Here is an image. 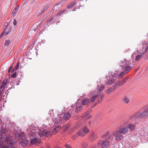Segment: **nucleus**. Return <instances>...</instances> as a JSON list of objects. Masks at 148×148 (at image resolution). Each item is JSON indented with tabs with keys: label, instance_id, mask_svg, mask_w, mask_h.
Masks as SVG:
<instances>
[{
	"label": "nucleus",
	"instance_id": "44",
	"mask_svg": "<svg viewBox=\"0 0 148 148\" xmlns=\"http://www.w3.org/2000/svg\"><path fill=\"white\" fill-rule=\"evenodd\" d=\"M12 66H11L10 67V69H11L12 68Z\"/></svg>",
	"mask_w": 148,
	"mask_h": 148
},
{
	"label": "nucleus",
	"instance_id": "30",
	"mask_svg": "<svg viewBox=\"0 0 148 148\" xmlns=\"http://www.w3.org/2000/svg\"><path fill=\"white\" fill-rule=\"evenodd\" d=\"M70 127V125L69 124L66 125L64 126V129L65 130H68Z\"/></svg>",
	"mask_w": 148,
	"mask_h": 148
},
{
	"label": "nucleus",
	"instance_id": "16",
	"mask_svg": "<svg viewBox=\"0 0 148 148\" xmlns=\"http://www.w3.org/2000/svg\"><path fill=\"white\" fill-rule=\"evenodd\" d=\"M141 114V112L138 111L134 114L133 117L136 119H138L140 117V118Z\"/></svg>",
	"mask_w": 148,
	"mask_h": 148
},
{
	"label": "nucleus",
	"instance_id": "17",
	"mask_svg": "<svg viewBox=\"0 0 148 148\" xmlns=\"http://www.w3.org/2000/svg\"><path fill=\"white\" fill-rule=\"evenodd\" d=\"M124 103L128 104L130 101L129 97L127 96H124L122 99Z\"/></svg>",
	"mask_w": 148,
	"mask_h": 148
},
{
	"label": "nucleus",
	"instance_id": "2",
	"mask_svg": "<svg viewBox=\"0 0 148 148\" xmlns=\"http://www.w3.org/2000/svg\"><path fill=\"white\" fill-rule=\"evenodd\" d=\"M127 123L126 122L123 123L119 127L118 130H115L112 132V136H116L115 139L117 141L123 139V136L127 134L129 131L127 126H125Z\"/></svg>",
	"mask_w": 148,
	"mask_h": 148
},
{
	"label": "nucleus",
	"instance_id": "32",
	"mask_svg": "<svg viewBox=\"0 0 148 148\" xmlns=\"http://www.w3.org/2000/svg\"><path fill=\"white\" fill-rule=\"evenodd\" d=\"M82 108V106H79L77 107L75 110V112H77L78 111L80 110L81 108Z\"/></svg>",
	"mask_w": 148,
	"mask_h": 148
},
{
	"label": "nucleus",
	"instance_id": "20",
	"mask_svg": "<svg viewBox=\"0 0 148 148\" xmlns=\"http://www.w3.org/2000/svg\"><path fill=\"white\" fill-rule=\"evenodd\" d=\"M82 130L83 131L84 133L86 134L88 133L89 132V130L88 128L86 126H84L82 129Z\"/></svg>",
	"mask_w": 148,
	"mask_h": 148
},
{
	"label": "nucleus",
	"instance_id": "22",
	"mask_svg": "<svg viewBox=\"0 0 148 148\" xmlns=\"http://www.w3.org/2000/svg\"><path fill=\"white\" fill-rule=\"evenodd\" d=\"M115 89V87L113 88H110L107 90L106 93L107 94H110V93L113 92Z\"/></svg>",
	"mask_w": 148,
	"mask_h": 148
},
{
	"label": "nucleus",
	"instance_id": "42",
	"mask_svg": "<svg viewBox=\"0 0 148 148\" xmlns=\"http://www.w3.org/2000/svg\"><path fill=\"white\" fill-rule=\"evenodd\" d=\"M55 148H62L60 146H57Z\"/></svg>",
	"mask_w": 148,
	"mask_h": 148
},
{
	"label": "nucleus",
	"instance_id": "25",
	"mask_svg": "<svg viewBox=\"0 0 148 148\" xmlns=\"http://www.w3.org/2000/svg\"><path fill=\"white\" fill-rule=\"evenodd\" d=\"M110 137V136L109 134L108 133H107L104 134L103 136V138L104 139H109Z\"/></svg>",
	"mask_w": 148,
	"mask_h": 148
},
{
	"label": "nucleus",
	"instance_id": "12",
	"mask_svg": "<svg viewBox=\"0 0 148 148\" xmlns=\"http://www.w3.org/2000/svg\"><path fill=\"white\" fill-rule=\"evenodd\" d=\"M71 116V113H70L69 112H66L63 115V119L65 120H69L70 119Z\"/></svg>",
	"mask_w": 148,
	"mask_h": 148
},
{
	"label": "nucleus",
	"instance_id": "23",
	"mask_svg": "<svg viewBox=\"0 0 148 148\" xmlns=\"http://www.w3.org/2000/svg\"><path fill=\"white\" fill-rule=\"evenodd\" d=\"M111 77L115 80L117 78H119V75L117 73H114Z\"/></svg>",
	"mask_w": 148,
	"mask_h": 148
},
{
	"label": "nucleus",
	"instance_id": "29",
	"mask_svg": "<svg viewBox=\"0 0 148 148\" xmlns=\"http://www.w3.org/2000/svg\"><path fill=\"white\" fill-rule=\"evenodd\" d=\"M75 3L74 2H73V3H71L70 4H69L68 6V8H71L73 7L75 5Z\"/></svg>",
	"mask_w": 148,
	"mask_h": 148
},
{
	"label": "nucleus",
	"instance_id": "39",
	"mask_svg": "<svg viewBox=\"0 0 148 148\" xmlns=\"http://www.w3.org/2000/svg\"><path fill=\"white\" fill-rule=\"evenodd\" d=\"M8 148H16L14 146H13V143L12 142V145L11 146H10Z\"/></svg>",
	"mask_w": 148,
	"mask_h": 148
},
{
	"label": "nucleus",
	"instance_id": "7",
	"mask_svg": "<svg viewBox=\"0 0 148 148\" xmlns=\"http://www.w3.org/2000/svg\"><path fill=\"white\" fill-rule=\"evenodd\" d=\"M36 130V127H32V125L29 126L27 129V132L28 134L29 135V137L30 138L35 137L37 134Z\"/></svg>",
	"mask_w": 148,
	"mask_h": 148
},
{
	"label": "nucleus",
	"instance_id": "24",
	"mask_svg": "<svg viewBox=\"0 0 148 148\" xmlns=\"http://www.w3.org/2000/svg\"><path fill=\"white\" fill-rule=\"evenodd\" d=\"M77 134L78 136L82 137L84 136L85 134L81 130L77 133Z\"/></svg>",
	"mask_w": 148,
	"mask_h": 148
},
{
	"label": "nucleus",
	"instance_id": "31",
	"mask_svg": "<svg viewBox=\"0 0 148 148\" xmlns=\"http://www.w3.org/2000/svg\"><path fill=\"white\" fill-rule=\"evenodd\" d=\"M10 40H6L5 42V46H8L10 43Z\"/></svg>",
	"mask_w": 148,
	"mask_h": 148
},
{
	"label": "nucleus",
	"instance_id": "45",
	"mask_svg": "<svg viewBox=\"0 0 148 148\" xmlns=\"http://www.w3.org/2000/svg\"><path fill=\"white\" fill-rule=\"evenodd\" d=\"M10 70H11V69H9V70H8V72H10Z\"/></svg>",
	"mask_w": 148,
	"mask_h": 148
},
{
	"label": "nucleus",
	"instance_id": "27",
	"mask_svg": "<svg viewBox=\"0 0 148 148\" xmlns=\"http://www.w3.org/2000/svg\"><path fill=\"white\" fill-rule=\"evenodd\" d=\"M18 8H15L12 11V14L13 16H15L17 12Z\"/></svg>",
	"mask_w": 148,
	"mask_h": 148
},
{
	"label": "nucleus",
	"instance_id": "43",
	"mask_svg": "<svg viewBox=\"0 0 148 148\" xmlns=\"http://www.w3.org/2000/svg\"><path fill=\"white\" fill-rule=\"evenodd\" d=\"M14 69H12V70H11V72L12 73H13V72H14Z\"/></svg>",
	"mask_w": 148,
	"mask_h": 148
},
{
	"label": "nucleus",
	"instance_id": "47",
	"mask_svg": "<svg viewBox=\"0 0 148 148\" xmlns=\"http://www.w3.org/2000/svg\"><path fill=\"white\" fill-rule=\"evenodd\" d=\"M51 112H53V110H51Z\"/></svg>",
	"mask_w": 148,
	"mask_h": 148
},
{
	"label": "nucleus",
	"instance_id": "34",
	"mask_svg": "<svg viewBox=\"0 0 148 148\" xmlns=\"http://www.w3.org/2000/svg\"><path fill=\"white\" fill-rule=\"evenodd\" d=\"M91 117L90 115L89 114H86V115H84V118H88V119L90 118Z\"/></svg>",
	"mask_w": 148,
	"mask_h": 148
},
{
	"label": "nucleus",
	"instance_id": "10",
	"mask_svg": "<svg viewBox=\"0 0 148 148\" xmlns=\"http://www.w3.org/2000/svg\"><path fill=\"white\" fill-rule=\"evenodd\" d=\"M140 118L144 119L148 117V106H146L143 108V111L141 113Z\"/></svg>",
	"mask_w": 148,
	"mask_h": 148
},
{
	"label": "nucleus",
	"instance_id": "8",
	"mask_svg": "<svg viewBox=\"0 0 148 148\" xmlns=\"http://www.w3.org/2000/svg\"><path fill=\"white\" fill-rule=\"evenodd\" d=\"M110 145V143L108 141L101 140L98 143L97 146L99 148H107Z\"/></svg>",
	"mask_w": 148,
	"mask_h": 148
},
{
	"label": "nucleus",
	"instance_id": "5",
	"mask_svg": "<svg viewBox=\"0 0 148 148\" xmlns=\"http://www.w3.org/2000/svg\"><path fill=\"white\" fill-rule=\"evenodd\" d=\"M90 95L91 96H92L91 98V102H94L98 96H99V98L98 99V101L99 102H101L102 101V99L103 97V95L101 92H97L96 90L90 92Z\"/></svg>",
	"mask_w": 148,
	"mask_h": 148
},
{
	"label": "nucleus",
	"instance_id": "28",
	"mask_svg": "<svg viewBox=\"0 0 148 148\" xmlns=\"http://www.w3.org/2000/svg\"><path fill=\"white\" fill-rule=\"evenodd\" d=\"M127 73L125 71L122 72L119 75V78L120 79L122 77Z\"/></svg>",
	"mask_w": 148,
	"mask_h": 148
},
{
	"label": "nucleus",
	"instance_id": "6",
	"mask_svg": "<svg viewBox=\"0 0 148 148\" xmlns=\"http://www.w3.org/2000/svg\"><path fill=\"white\" fill-rule=\"evenodd\" d=\"M120 65L122 69L126 73H128L132 69V67L130 66L131 64L130 62L125 59L120 64Z\"/></svg>",
	"mask_w": 148,
	"mask_h": 148
},
{
	"label": "nucleus",
	"instance_id": "18",
	"mask_svg": "<svg viewBox=\"0 0 148 148\" xmlns=\"http://www.w3.org/2000/svg\"><path fill=\"white\" fill-rule=\"evenodd\" d=\"M28 144V141L24 139L21 142L20 144L23 147L25 146Z\"/></svg>",
	"mask_w": 148,
	"mask_h": 148
},
{
	"label": "nucleus",
	"instance_id": "40",
	"mask_svg": "<svg viewBox=\"0 0 148 148\" xmlns=\"http://www.w3.org/2000/svg\"><path fill=\"white\" fill-rule=\"evenodd\" d=\"M4 34V33L3 32H2L0 35V37H2L3 36Z\"/></svg>",
	"mask_w": 148,
	"mask_h": 148
},
{
	"label": "nucleus",
	"instance_id": "1",
	"mask_svg": "<svg viewBox=\"0 0 148 148\" xmlns=\"http://www.w3.org/2000/svg\"><path fill=\"white\" fill-rule=\"evenodd\" d=\"M137 49L138 52L141 54L138 55L134 54L132 55V57L135 56V60L138 61L142 57V54L148 52V38H145L141 44L138 45Z\"/></svg>",
	"mask_w": 148,
	"mask_h": 148
},
{
	"label": "nucleus",
	"instance_id": "4",
	"mask_svg": "<svg viewBox=\"0 0 148 148\" xmlns=\"http://www.w3.org/2000/svg\"><path fill=\"white\" fill-rule=\"evenodd\" d=\"M63 115L62 114H60L58 115L57 117H56L54 120L53 118L52 119L53 122L55 123V128L53 130V132L55 133L57 131H59L60 130L61 128L60 126V125L61 123L62 120V117Z\"/></svg>",
	"mask_w": 148,
	"mask_h": 148
},
{
	"label": "nucleus",
	"instance_id": "11",
	"mask_svg": "<svg viewBox=\"0 0 148 148\" xmlns=\"http://www.w3.org/2000/svg\"><path fill=\"white\" fill-rule=\"evenodd\" d=\"M126 79H123L122 81H119L116 82L115 84V86L116 87L118 86H121L123 85L126 81Z\"/></svg>",
	"mask_w": 148,
	"mask_h": 148
},
{
	"label": "nucleus",
	"instance_id": "37",
	"mask_svg": "<svg viewBox=\"0 0 148 148\" xmlns=\"http://www.w3.org/2000/svg\"><path fill=\"white\" fill-rule=\"evenodd\" d=\"M66 148H71V147L68 145H65Z\"/></svg>",
	"mask_w": 148,
	"mask_h": 148
},
{
	"label": "nucleus",
	"instance_id": "38",
	"mask_svg": "<svg viewBox=\"0 0 148 148\" xmlns=\"http://www.w3.org/2000/svg\"><path fill=\"white\" fill-rule=\"evenodd\" d=\"M13 23L14 25H16V21L15 19H14V20Z\"/></svg>",
	"mask_w": 148,
	"mask_h": 148
},
{
	"label": "nucleus",
	"instance_id": "14",
	"mask_svg": "<svg viewBox=\"0 0 148 148\" xmlns=\"http://www.w3.org/2000/svg\"><path fill=\"white\" fill-rule=\"evenodd\" d=\"M127 127L128 129H129L130 130L131 132L134 131L135 129V126L132 123H129Z\"/></svg>",
	"mask_w": 148,
	"mask_h": 148
},
{
	"label": "nucleus",
	"instance_id": "46",
	"mask_svg": "<svg viewBox=\"0 0 148 148\" xmlns=\"http://www.w3.org/2000/svg\"><path fill=\"white\" fill-rule=\"evenodd\" d=\"M139 69V68H137L136 69V71H137Z\"/></svg>",
	"mask_w": 148,
	"mask_h": 148
},
{
	"label": "nucleus",
	"instance_id": "49",
	"mask_svg": "<svg viewBox=\"0 0 148 148\" xmlns=\"http://www.w3.org/2000/svg\"><path fill=\"white\" fill-rule=\"evenodd\" d=\"M41 148H43V147H41Z\"/></svg>",
	"mask_w": 148,
	"mask_h": 148
},
{
	"label": "nucleus",
	"instance_id": "26",
	"mask_svg": "<svg viewBox=\"0 0 148 148\" xmlns=\"http://www.w3.org/2000/svg\"><path fill=\"white\" fill-rule=\"evenodd\" d=\"M104 88L105 86H104L102 85L101 86L98 87L97 88L98 91H97L100 92H101L104 89Z\"/></svg>",
	"mask_w": 148,
	"mask_h": 148
},
{
	"label": "nucleus",
	"instance_id": "15",
	"mask_svg": "<svg viewBox=\"0 0 148 148\" xmlns=\"http://www.w3.org/2000/svg\"><path fill=\"white\" fill-rule=\"evenodd\" d=\"M34 137V138L32 139L30 141L31 144L32 145H38L40 143L39 140L35 138V137Z\"/></svg>",
	"mask_w": 148,
	"mask_h": 148
},
{
	"label": "nucleus",
	"instance_id": "13",
	"mask_svg": "<svg viewBox=\"0 0 148 148\" xmlns=\"http://www.w3.org/2000/svg\"><path fill=\"white\" fill-rule=\"evenodd\" d=\"M110 77H109L107 80L105 81V82L106 84L108 85H111L114 82L115 80L113 79L111 76Z\"/></svg>",
	"mask_w": 148,
	"mask_h": 148
},
{
	"label": "nucleus",
	"instance_id": "36",
	"mask_svg": "<svg viewBox=\"0 0 148 148\" xmlns=\"http://www.w3.org/2000/svg\"><path fill=\"white\" fill-rule=\"evenodd\" d=\"M16 76V73H14L11 75V77L15 78Z\"/></svg>",
	"mask_w": 148,
	"mask_h": 148
},
{
	"label": "nucleus",
	"instance_id": "33",
	"mask_svg": "<svg viewBox=\"0 0 148 148\" xmlns=\"http://www.w3.org/2000/svg\"><path fill=\"white\" fill-rule=\"evenodd\" d=\"M66 11V10H64L60 11L58 14V15L60 16L61 14H62Z\"/></svg>",
	"mask_w": 148,
	"mask_h": 148
},
{
	"label": "nucleus",
	"instance_id": "9",
	"mask_svg": "<svg viewBox=\"0 0 148 148\" xmlns=\"http://www.w3.org/2000/svg\"><path fill=\"white\" fill-rule=\"evenodd\" d=\"M53 132L50 131H47L45 130H41L38 133V134L40 137H42L44 136H45L46 137H49L51 136L52 135Z\"/></svg>",
	"mask_w": 148,
	"mask_h": 148
},
{
	"label": "nucleus",
	"instance_id": "21",
	"mask_svg": "<svg viewBox=\"0 0 148 148\" xmlns=\"http://www.w3.org/2000/svg\"><path fill=\"white\" fill-rule=\"evenodd\" d=\"M6 82L5 81H3L1 86L0 88V95L1 93V91L3 90L4 87L6 86Z\"/></svg>",
	"mask_w": 148,
	"mask_h": 148
},
{
	"label": "nucleus",
	"instance_id": "35",
	"mask_svg": "<svg viewBox=\"0 0 148 148\" xmlns=\"http://www.w3.org/2000/svg\"><path fill=\"white\" fill-rule=\"evenodd\" d=\"M19 66V64L18 63H17V64H16V66L14 67V69L15 70H17V69L18 68Z\"/></svg>",
	"mask_w": 148,
	"mask_h": 148
},
{
	"label": "nucleus",
	"instance_id": "19",
	"mask_svg": "<svg viewBox=\"0 0 148 148\" xmlns=\"http://www.w3.org/2000/svg\"><path fill=\"white\" fill-rule=\"evenodd\" d=\"M90 102L89 99H86L82 101V103L83 105H86L88 104Z\"/></svg>",
	"mask_w": 148,
	"mask_h": 148
},
{
	"label": "nucleus",
	"instance_id": "48",
	"mask_svg": "<svg viewBox=\"0 0 148 148\" xmlns=\"http://www.w3.org/2000/svg\"><path fill=\"white\" fill-rule=\"evenodd\" d=\"M34 0H32V1H34Z\"/></svg>",
	"mask_w": 148,
	"mask_h": 148
},
{
	"label": "nucleus",
	"instance_id": "3",
	"mask_svg": "<svg viewBox=\"0 0 148 148\" xmlns=\"http://www.w3.org/2000/svg\"><path fill=\"white\" fill-rule=\"evenodd\" d=\"M12 145V138L6 136L4 138L0 137V148H8Z\"/></svg>",
	"mask_w": 148,
	"mask_h": 148
},
{
	"label": "nucleus",
	"instance_id": "41",
	"mask_svg": "<svg viewBox=\"0 0 148 148\" xmlns=\"http://www.w3.org/2000/svg\"><path fill=\"white\" fill-rule=\"evenodd\" d=\"M4 129H2L1 131H0V132H1L2 133H3V132H4Z\"/></svg>",
	"mask_w": 148,
	"mask_h": 148
}]
</instances>
